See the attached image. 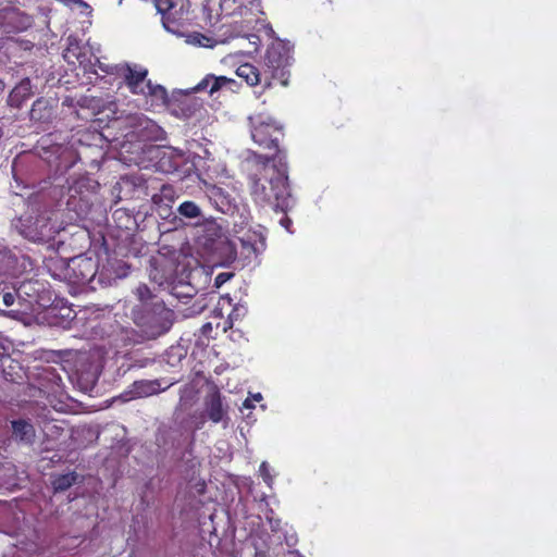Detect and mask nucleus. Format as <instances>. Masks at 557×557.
Wrapping results in <instances>:
<instances>
[{
	"mask_svg": "<svg viewBox=\"0 0 557 557\" xmlns=\"http://www.w3.org/2000/svg\"><path fill=\"white\" fill-rule=\"evenodd\" d=\"M264 170L267 172L265 176L269 175V172L273 173L269 180L271 187L268 190L260 178L252 180L251 194L255 200L259 203H271L273 198L275 210L286 212L293 207L294 200L288 189L285 163L280 159L277 166H265Z\"/></svg>",
	"mask_w": 557,
	"mask_h": 557,
	"instance_id": "f257e3e1",
	"label": "nucleus"
},
{
	"mask_svg": "<svg viewBox=\"0 0 557 557\" xmlns=\"http://www.w3.org/2000/svg\"><path fill=\"white\" fill-rule=\"evenodd\" d=\"M259 473L262 476L263 481L267 483L269 487H272L274 482V475L271 474L270 467L268 462L263 461L259 467Z\"/></svg>",
	"mask_w": 557,
	"mask_h": 557,
	"instance_id": "4be33fe9",
	"label": "nucleus"
},
{
	"mask_svg": "<svg viewBox=\"0 0 557 557\" xmlns=\"http://www.w3.org/2000/svg\"><path fill=\"white\" fill-rule=\"evenodd\" d=\"M2 300H3V304L7 306V307H10L14 304V300H15V295L13 293H5L3 296H2Z\"/></svg>",
	"mask_w": 557,
	"mask_h": 557,
	"instance_id": "393cba45",
	"label": "nucleus"
},
{
	"mask_svg": "<svg viewBox=\"0 0 557 557\" xmlns=\"http://www.w3.org/2000/svg\"><path fill=\"white\" fill-rule=\"evenodd\" d=\"M153 3L162 15L163 27L172 34L178 35L180 28L191 20L188 0H153Z\"/></svg>",
	"mask_w": 557,
	"mask_h": 557,
	"instance_id": "39448f33",
	"label": "nucleus"
},
{
	"mask_svg": "<svg viewBox=\"0 0 557 557\" xmlns=\"http://www.w3.org/2000/svg\"><path fill=\"white\" fill-rule=\"evenodd\" d=\"M136 295L139 300L146 301L151 297V292L146 285H139L136 288Z\"/></svg>",
	"mask_w": 557,
	"mask_h": 557,
	"instance_id": "5701e85b",
	"label": "nucleus"
},
{
	"mask_svg": "<svg viewBox=\"0 0 557 557\" xmlns=\"http://www.w3.org/2000/svg\"><path fill=\"white\" fill-rule=\"evenodd\" d=\"M208 196L216 209L222 213L234 215L239 211L235 198L221 187L211 186L208 189Z\"/></svg>",
	"mask_w": 557,
	"mask_h": 557,
	"instance_id": "1a4fd4ad",
	"label": "nucleus"
},
{
	"mask_svg": "<svg viewBox=\"0 0 557 557\" xmlns=\"http://www.w3.org/2000/svg\"><path fill=\"white\" fill-rule=\"evenodd\" d=\"M243 407L246 408V409L255 408L252 399L251 398L245 399V401L243 403Z\"/></svg>",
	"mask_w": 557,
	"mask_h": 557,
	"instance_id": "bb28decb",
	"label": "nucleus"
},
{
	"mask_svg": "<svg viewBox=\"0 0 557 557\" xmlns=\"http://www.w3.org/2000/svg\"><path fill=\"white\" fill-rule=\"evenodd\" d=\"M225 277H226V274L218 275L215 278L216 284L220 285L221 283H223L225 281Z\"/></svg>",
	"mask_w": 557,
	"mask_h": 557,
	"instance_id": "c85d7f7f",
	"label": "nucleus"
},
{
	"mask_svg": "<svg viewBox=\"0 0 557 557\" xmlns=\"http://www.w3.org/2000/svg\"><path fill=\"white\" fill-rule=\"evenodd\" d=\"M57 232V227L52 225L48 219L38 218L34 224L24 232V235L33 242H48L53 238Z\"/></svg>",
	"mask_w": 557,
	"mask_h": 557,
	"instance_id": "9b49d317",
	"label": "nucleus"
},
{
	"mask_svg": "<svg viewBox=\"0 0 557 557\" xmlns=\"http://www.w3.org/2000/svg\"><path fill=\"white\" fill-rule=\"evenodd\" d=\"M292 63V46L283 40L273 41L267 50L264 58L265 75L264 88H270L271 79H278L282 86L288 85V67Z\"/></svg>",
	"mask_w": 557,
	"mask_h": 557,
	"instance_id": "7ed1b4c3",
	"label": "nucleus"
},
{
	"mask_svg": "<svg viewBox=\"0 0 557 557\" xmlns=\"http://www.w3.org/2000/svg\"><path fill=\"white\" fill-rule=\"evenodd\" d=\"M98 259L91 256L81 255L69 260L60 274V280L73 284H88L92 282L98 272Z\"/></svg>",
	"mask_w": 557,
	"mask_h": 557,
	"instance_id": "0eeeda50",
	"label": "nucleus"
},
{
	"mask_svg": "<svg viewBox=\"0 0 557 557\" xmlns=\"http://www.w3.org/2000/svg\"><path fill=\"white\" fill-rule=\"evenodd\" d=\"M252 401H261L262 395L260 393L250 394Z\"/></svg>",
	"mask_w": 557,
	"mask_h": 557,
	"instance_id": "cd10ccee",
	"label": "nucleus"
},
{
	"mask_svg": "<svg viewBox=\"0 0 557 557\" xmlns=\"http://www.w3.org/2000/svg\"><path fill=\"white\" fill-rule=\"evenodd\" d=\"M67 41L63 58L69 64L78 65L87 73L98 74L97 67L104 73L111 72L110 65H104L98 57L100 53V46L98 44L90 41L81 44L72 36L67 38Z\"/></svg>",
	"mask_w": 557,
	"mask_h": 557,
	"instance_id": "20e7f679",
	"label": "nucleus"
},
{
	"mask_svg": "<svg viewBox=\"0 0 557 557\" xmlns=\"http://www.w3.org/2000/svg\"><path fill=\"white\" fill-rule=\"evenodd\" d=\"M237 239L240 243V255L250 263L257 260L267 248V234L261 225L245 228L239 226L236 230Z\"/></svg>",
	"mask_w": 557,
	"mask_h": 557,
	"instance_id": "6e6552de",
	"label": "nucleus"
},
{
	"mask_svg": "<svg viewBox=\"0 0 557 557\" xmlns=\"http://www.w3.org/2000/svg\"><path fill=\"white\" fill-rule=\"evenodd\" d=\"M280 224L286 230L288 231L289 233H292L290 231V225H292V220L287 216H284L281 219L280 221Z\"/></svg>",
	"mask_w": 557,
	"mask_h": 557,
	"instance_id": "a878e982",
	"label": "nucleus"
},
{
	"mask_svg": "<svg viewBox=\"0 0 557 557\" xmlns=\"http://www.w3.org/2000/svg\"><path fill=\"white\" fill-rule=\"evenodd\" d=\"M2 88H3V86H2V83L0 82V89H2Z\"/></svg>",
	"mask_w": 557,
	"mask_h": 557,
	"instance_id": "7c9ffc66",
	"label": "nucleus"
},
{
	"mask_svg": "<svg viewBox=\"0 0 557 557\" xmlns=\"http://www.w3.org/2000/svg\"><path fill=\"white\" fill-rule=\"evenodd\" d=\"M8 18L9 23L18 32L27 29L33 24L32 16L18 10H12Z\"/></svg>",
	"mask_w": 557,
	"mask_h": 557,
	"instance_id": "6ab92c4d",
	"label": "nucleus"
},
{
	"mask_svg": "<svg viewBox=\"0 0 557 557\" xmlns=\"http://www.w3.org/2000/svg\"><path fill=\"white\" fill-rule=\"evenodd\" d=\"M235 86H237V83L233 78L208 74L194 87V91H208L213 95L224 88L233 90Z\"/></svg>",
	"mask_w": 557,
	"mask_h": 557,
	"instance_id": "9d476101",
	"label": "nucleus"
},
{
	"mask_svg": "<svg viewBox=\"0 0 557 557\" xmlns=\"http://www.w3.org/2000/svg\"><path fill=\"white\" fill-rule=\"evenodd\" d=\"M252 140L259 146L271 149L277 146L282 125L271 115L258 113L249 117Z\"/></svg>",
	"mask_w": 557,
	"mask_h": 557,
	"instance_id": "423d86ee",
	"label": "nucleus"
},
{
	"mask_svg": "<svg viewBox=\"0 0 557 557\" xmlns=\"http://www.w3.org/2000/svg\"><path fill=\"white\" fill-rule=\"evenodd\" d=\"M292 557H302V556H300V555H298L296 553H292Z\"/></svg>",
	"mask_w": 557,
	"mask_h": 557,
	"instance_id": "c756f323",
	"label": "nucleus"
},
{
	"mask_svg": "<svg viewBox=\"0 0 557 557\" xmlns=\"http://www.w3.org/2000/svg\"><path fill=\"white\" fill-rule=\"evenodd\" d=\"M110 73L124 78V82L132 94L151 96L159 100L166 98V90L161 85H153L148 79V70L139 64L122 63L109 66Z\"/></svg>",
	"mask_w": 557,
	"mask_h": 557,
	"instance_id": "f03ea898",
	"label": "nucleus"
},
{
	"mask_svg": "<svg viewBox=\"0 0 557 557\" xmlns=\"http://www.w3.org/2000/svg\"><path fill=\"white\" fill-rule=\"evenodd\" d=\"M236 75L244 79L249 86H257L262 82L259 70L250 63L239 65L236 70Z\"/></svg>",
	"mask_w": 557,
	"mask_h": 557,
	"instance_id": "f3484780",
	"label": "nucleus"
},
{
	"mask_svg": "<svg viewBox=\"0 0 557 557\" xmlns=\"http://www.w3.org/2000/svg\"><path fill=\"white\" fill-rule=\"evenodd\" d=\"M177 36L184 37L185 42L193 47L213 48L216 44L214 38L199 32H191L186 34L180 32Z\"/></svg>",
	"mask_w": 557,
	"mask_h": 557,
	"instance_id": "dca6fc26",
	"label": "nucleus"
},
{
	"mask_svg": "<svg viewBox=\"0 0 557 557\" xmlns=\"http://www.w3.org/2000/svg\"><path fill=\"white\" fill-rule=\"evenodd\" d=\"M150 277H151L156 283H158L159 285H162V284H163V282L168 278V275H165V274L159 275V274L157 273V269H154V270H152V271L150 272Z\"/></svg>",
	"mask_w": 557,
	"mask_h": 557,
	"instance_id": "b1692460",
	"label": "nucleus"
},
{
	"mask_svg": "<svg viewBox=\"0 0 557 557\" xmlns=\"http://www.w3.org/2000/svg\"><path fill=\"white\" fill-rule=\"evenodd\" d=\"M177 212L187 219H195L201 215L200 208L193 201H184L177 208Z\"/></svg>",
	"mask_w": 557,
	"mask_h": 557,
	"instance_id": "aec40b11",
	"label": "nucleus"
},
{
	"mask_svg": "<svg viewBox=\"0 0 557 557\" xmlns=\"http://www.w3.org/2000/svg\"><path fill=\"white\" fill-rule=\"evenodd\" d=\"M171 384H169L165 387H161V384L159 381H139L135 382L132 386V389L128 392L129 397L126 399H133V398H140V397H148L151 395H154L159 393L160 391H164L168 388Z\"/></svg>",
	"mask_w": 557,
	"mask_h": 557,
	"instance_id": "4468645a",
	"label": "nucleus"
},
{
	"mask_svg": "<svg viewBox=\"0 0 557 557\" xmlns=\"http://www.w3.org/2000/svg\"><path fill=\"white\" fill-rule=\"evenodd\" d=\"M13 436L26 444H30L35 438L34 426L25 420H16L12 422Z\"/></svg>",
	"mask_w": 557,
	"mask_h": 557,
	"instance_id": "2eb2a0df",
	"label": "nucleus"
},
{
	"mask_svg": "<svg viewBox=\"0 0 557 557\" xmlns=\"http://www.w3.org/2000/svg\"><path fill=\"white\" fill-rule=\"evenodd\" d=\"M30 95V81L28 78H25L11 91L10 101L12 104L20 106L21 102L27 99Z\"/></svg>",
	"mask_w": 557,
	"mask_h": 557,
	"instance_id": "a211bd4d",
	"label": "nucleus"
},
{
	"mask_svg": "<svg viewBox=\"0 0 557 557\" xmlns=\"http://www.w3.org/2000/svg\"><path fill=\"white\" fill-rule=\"evenodd\" d=\"M172 317L173 312L170 309L163 306H157L154 315L150 321L149 334L156 337L166 333L172 326Z\"/></svg>",
	"mask_w": 557,
	"mask_h": 557,
	"instance_id": "f8f14e48",
	"label": "nucleus"
},
{
	"mask_svg": "<svg viewBox=\"0 0 557 557\" xmlns=\"http://www.w3.org/2000/svg\"><path fill=\"white\" fill-rule=\"evenodd\" d=\"M76 480V475L74 473H66L57 476L52 484L55 491H64L69 488Z\"/></svg>",
	"mask_w": 557,
	"mask_h": 557,
	"instance_id": "412c9836",
	"label": "nucleus"
},
{
	"mask_svg": "<svg viewBox=\"0 0 557 557\" xmlns=\"http://www.w3.org/2000/svg\"><path fill=\"white\" fill-rule=\"evenodd\" d=\"M205 407L206 414L214 423L222 422L227 414L221 394L218 391H212L206 396Z\"/></svg>",
	"mask_w": 557,
	"mask_h": 557,
	"instance_id": "ddd939ff",
	"label": "nucleus"
}]
</instances>
